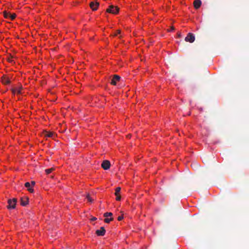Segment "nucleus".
Listing matches in <instances>:
<instances>
[{"instance_id": "1", "label": "nucleus", "mask_w": 249, "mask_h": 249, "mask_svg": "<svg viewBox=\"0 0 249 249\" xmlns=\"http://www.w3.org/2000/svg\"><path fill=\"white\" fill-rule=\"evenodd\" d=\"M119 9L118 7L114 6L112 5H110L106 11L108 13L116 14L119 12Z\"/></svg>"}, {"instance_id": "2", "label": "nucleus", "mask_w": 249, "mask_h": 249, "mask_svg": "<svg viewBox=\"0 0 249 249\" xmlns=\"http://www.w3.org/2000/svg\"><path fill=\"white\" fill-rule=\"evenodd\" d=\"M185 40L186 42L193 43L195 40V36L193 34L189 33L188 34L187 36L185 38Z\"/></svg>"}, {"instance_id": "3", "label": "nucleus", "mask_w": 249, "mask_h": 249, "mask_svg": "<svg viewBox=\"0 0 249 249\" xmlns=\"http://www.w3.org/2000/svg\"><path fill=\"white\" fill-rule=\"evenodd\" d=\"M17 199L13 198V199H9L8 201V205L7 208L9 209H14L16 207Z\"/></svg>"}, {"instance_id": "4", "label": "nucleus", "mask_w": 249, "mask_h": 249, "mask_svg": "<svg viewBox=\"0 0 249 249\" xmlns=\"http://www.w3.org/2000/svg\"><path fill=\"white\" fill-rule=\"evenodd\" d=\"M110 166V163L109 160H104L101 164V167L104 169V170H108L109 169Z\"/></svg>"}, {"instance_id": "5", "label": "nucleus", "mask_w": 249, "mask_h": 249, "mask_svg": "<svg viewBox=\"0 0 249 249\" xmlns=\"http://www.w3.org/2000/svg\"><path fill=\"white\" fill-rule=\"evenodd\" d=\"M99 5V3L97 1H92L90 3L89 6L93 11H96Z\"/></svg>"}, {"instance_id": "6", "label": "nucleus", "mask_w": 249, "mask_h": 249, "mask_svg": "<svg viewBox=\"0 0 249 249\" xmlns=\"http://www.w3.org/2000/svg\"><path fill=\"white\" fill-rule=\"evenodd\" d=\"M106 230L103 227H101L99 230H97L96 231V233L98 236H103L105 235Z\"/></svg>"}, {"instance_id": "7", "label": "nucleus", "mask_w": 249, "mask_h": 249, "mask_svg": "<svg viewBox=\"0 0 249 249\" xmlns=\"http://www.w3.org/2000/svg\"><path fill=\"white\" fill-rule=\"evenodd\" d=\"M121 77L118 75H114L113 78L111 81V84L113 85H116L117 82L119 81Z\"/></svg>"}, {"instance_id": "8", "label": "nucleus", "mask_w": 249, "mask_h": 249, "mask_svg": "<svg viewBox=\"0 0 249 249\" xmlns=\"http://www.w3.org/2000/svg\"><path fill=\"white\" fill-rule=\"evenodd\" d=\"M28 203V197H21L20 199V204L23 206H26Z\"/></svg>"}, {"instance_id": "9", "label": "nucleus", "mask_w": 249, "mask_h": 249, "mask_svg": "<svg viewBox=\"0 0 249 249\" xmlns=\"http://www.w3.org/2000/svg\"><path fill=\"white\" fill-rule=\"evenodd\" d=\"M201 5V1L200 0H195L194 1V6L196 9H198Z\"/></svg>"}, {"instance_id": "10", "label": "nucleus", "mask_w": 249, "mask_h": 249, "mask_svg": "<svg viewBox=\"0 0 249 249\" xmlns=\"http://www.w3.org/2000/svg\"><path fill=\"white\" fill-rule=\"evenodd\" d=\"M44 136L46 137L53 138L55 136V134L52 132H45L44 133Z\"/></svg>"}, {"instance_id": "11", "label": "nucleus", "mask_w": 249, "mask_h": 249, "mask_svg": "<svg viewBox=\"0 0 249 249\" xmlns=\"http://www.w3.org/2000/svg\"><path fill=\"white\" fill-rule=\"evenodd\" d=\"M1 80L2 83L5 85L9 84L10 83V80L6 77H2Z\"/></svg>"}, {"instance_id": "12", "label": "nucleus", "mask_w": 249, "mask_h": 249, "mask_svg": "<svg viewBox=\"0 0 249 249\" xmlns=\"http://www.w3.org/2000/svg\"><path fill=\"white\" fill-rule=\"evenodd\" d=\"M25 186L28 188V190L30 192V193H33V191H34V190L30 187L31 186V184L29 182H27L25 183Z\"/></svg>"}, {"instance_id": "13", "label": "nucleus", "mask_w": 249, "mask_h": 249, "mask_svg": "<svg viewBox=\"0 0 249 249\" xmlns=\"http://www.w3.org/2000/svg\"><path fill=\"white\" fill-rule=\"evenodd\" d=\"M21 89H22L21 87L17 88H15L14 89H13L12 91L14 93H15L16 92H17L18 94H21Z\"/></svg>"}, {"instance_id": "14", "label": "nucleus", "mask_w": 249, "mask_h": 249, "mask_svg": "<svg viewBox=\"0 0 249 249\" xmlns=\"http://www.w3.org/2000/svg\"><path fill=\"white\" fill-rule=\"evenodd\" d=\"M113 220V217H110V218L106 217V218L104 219V221L107 223H109L110 221H112Z\"/></svg>"}, {"instance_id": "15", "label": "nucleus", "mask_w": 249, "mask_h": 249, "mask_svg": "<svg viewBox=\"0 0 249 249\" xmlns=\"http://www.w3.org/2000/svg\"><path fill=\"white\" fill-rule=\"evenodd\" d=\"M3 16H4L5 18H9V16H10V13H8L6 11H4L3 12Z\"/></svg>"}, {"instance_id": "16", "label": "nucleus", "mask_w": 249, "mask_h": 249, "mask_svg": "<svg viewBox=\"0 0 249 249\" xmlns=\"http://www.w3.org/2000/svg\"><path fill=\"white\" fill-rule=\"evenodd\" d=\"M120 191H121V188L117 187L115 189V196H117V195H119Z\"/></svg>"}, {"instance_id": "17", "label": "nucleus", "mask_w": 249, "mask_h": 249, "mask_svg": "<svg viewBox=\"0 0 249 249\" xmlns=\"http://www.w3.org/2000/svg\"><path fill=\"white\" fill-rule=\"evenodd\" d=\"M112 215V213L110 212H107L104 214V216L105 217H107L108 216H111Z\"/></svg>"}, {"instance_id": "18", "label": "nucleus", "mask_w": 249, "mask_h": 249, "mask_svg": "<svg viewBox=\"0 0 249 249\" xmlns=\"http://www.w3.org/2000/svg\"><path fill=\"white\" fill-rule=\"evenodd\" d=\"M54 170V168H51L45 170V172L47 174H49Z\"/></svg>"}, {"instance_id": "19", "label": "nucleus", "mask_w": 249, "mask_h": 249, "mask_svg": "<svg viewBox=\"0 0 249 249\" xmlns=\"http://www.w3.org/2000/svg\"><path fill=\"white\" fill-rule=\"evenodd\" d=\"M16 17V15L15 14H11L10 13L9 18L11 20H14Z\"/></svg>"}, {"instance_id": "20", "label": "nucleus", "mask_w": 249, "mask_h": 249, "mask_svg": "<svg viewBox=\"0 0 249 249\" xmlns=\"http://www.w3.org/2000/svg\"><path fill=\"white\" fill-rule=\"evenodd\" d=\"M86 197L89 202H92L93 201V199H92L90 197L89 194L87 195Z\"/></svg>"}, {"instance_id": "21", "label": "nucleus", "mask_w": 249, "mask_h": 249, "mask_svg": "<svg viewBox=\"0 0 249 249\" xmlns=\"http://www.w3.org/2000/svg\"><path fill=\"white\" fill-rule=\"evenodd\" d=\"M13 59V56H10V57H9L7 58V60H8L9 62H10V63H12V62H13V59Z\"/></svg>"}, {"instance_id": "22", "label": "nucleus", "mask_w": 249, "mask_h": 249, "mask_svg": "<svg viewBox=\"0 0 249 249\" xmlns=\"http://www.w3.org/2000/svg\"><path fill=\"white\" fill-rule=\"evenodd\" d=\"M121 33V31L120 30H118L116 31V33H115L114 35H113V36H117V35L118 34H120Z\"/></svg>"}, {"instance_id": "23", "label": "nucleus", "mask_w": 249, "mask_h": 249, "mask_svg": "<svg viewBox=\"0 0 249 249\" xmlns=\"http://www.w3.org/2000/svg\"><path fill=\"white\" fill-rule=\"evenodd\" d=\"M116 196V200L119 201L121 200V196L119 195Z\"/></svg>"}, {"instance_id": "24", "label": "nucleus", "mask_w": 249, "mask_h": 249, "mask_svg": "<svg viewBox=\"0 0 249 249\" xmlns=\"http://www.w3.org/2000/svg\"><path fill=\"white\" fill-rule=\"evenodd\" d=\"M123 218H124V217H123V215L119 216L118 217V220H119V221H121V220H122Z\"/></svg>"}, {"instance_id": "25", "label": "nucleus", "mask_w": 249, "mask_h": 249, "mask_svg": "<svg viewBox=\"0 0 249 249\" xmlns=\"http://www.w3.org/2000/svg\"><path fill=\"white\" fill-rule=\"evenodd\" d=\"M174 30H175L174 27L173 26H172V27H171L170 29H169L168 31L169 32H170V31H173Z\"/></svg>"}, {"instance_id": "26", "label": "nucleus", "mask_w": 249, "mask_h": 249, "mask_svg": "<svg viewBox=\"0 0 249 249\" xmlns=\"http://www.w3.org/2000/svg\"><path fill=\"white\" fill-rule=\"evenodd\" d=\"M31 185H32V186L35 185V182L34 181H31Z\"/></svg>"}, {"instance_id": "27", "label": "nucleus", "mask_w": 249, "mask_h": 249, "mask_svg": "<svg viewBox=\"0 0 249 249\" xmlns=\"http://www.w3.org/2000/svg\"><path fill=\"white\" fill-rule=\"evenodd\" d=\"M178 37H180L181 36V33H178Z\"/></svg>"}, {"instance_id": "28", "label": "nucleus", "mask_w": 249, "mask_h": 249, "mask_svg": "<svg viewBox=\"0 0 249 249\" xmlns=\"http://www.w3.org/2000/svg\"><path fill=\"white\" fill-rule=\"evenodd\" d=\"M96 219V217H92V218L91 219V221H94V220H95Z\"/></svg>"}]
</instances>
